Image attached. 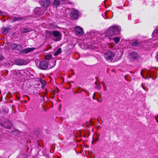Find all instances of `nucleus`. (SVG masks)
<instances>
[{
    "instance_id": "obj_1",
    "label": "nucleus",
    "mask_w": 158,
    "mask_h": 158,
    "mask_svg": "<svg viewBox=\"0 0 158 158\" xmlns=\"http://www.w3.org/2000/svg\"><path fill=\"white\" fill-rule=\"evenodd\" d=\"M10 48L13 50L20 51V53L22 54H27L34 51L35 49L34 48H28L22 50L23 49L22 46L16 44H12L11 45Z\"/></svg>"
},
{
    "instance_id": "obj_2",
    "label": "nucleus",
    "mask_w": 158,
    "mask_h": 158,
    "mask_svg": "<svg viewBox=\"0 0 158 158\" xmlns=\"http://www.w3.org/2000/svg\"><path fill=\"white\" fill-rule=\"evenodd\" d=\"M119 31L118 27L117 26L110 27L107 32V34L109 36H111L117 34Z\"/></svg>"
},
{
    "instance_id": "obj_3",
    "label": "nucleus",
    "mask_w": 158,
    "mask_h": 158,
    "mask_svg": "<svg viewBox=\"0 0 158 158\" xmlns=\"http://www.w3.org/2000/svg\"><path fill=\"white\" fill-rule=\"evenodd\" d=\"M114 55V53L111 52L110 51H108L104 53V56L106 60H110L113 59Z\"/></svg>"
},
{
    "instance_id": "obj_4",
    "label": "nucleus",
    "mask_w": 158,
    "mask_h": 158,
    "mask_svg": "<svg viewBox=\"0 0 158 158\" xmlns=\"http://www.w3.org/2000/svg\"><path fill=\"white\" fill-rule=\"evenodd\" d=\"M52 35L56 38L54 40L55 41H60L61 39V33L58 31H52Z\"/></svg>"
},
{
    "instance_id": "obj_5",
    "label": "nucleus",
    "mask_w": 158,
    "mask_h": 158,
    "mask_svg": "<svg viewBox=\"0 0 158 158\" xmlns=\"http://www.w3.org/2000/svg\"><path fill=\"white\" fill-rule=\"evenodd\" d=\"M79 12L77 10L74 9L73 10L70 14V17L72 19H76L78 18Z\"/></svg>"
},
{
    "instance_id": "obj_6",
    "label": "nucleus",
    "mask_w": 158,
    "mask_h": 158,
    "mask_svg": "<svg viewBox=\"0 0 158 158\" xmlns=\"http://www.w3.org/2000/svg\"><path fill=\"white\" fill-rule=\"evenodd\" d=\"M139 56L138 54L135 52H132L129 53L128 58L131 61H134L138 59Z\"/></svg>"
},
{
    "instance_id": "obj_7",
    "label": "nucleus",
    "mask_w": 158,
    "mask_h": 158,
    "mask_svg": "<svg viewBox=\"0 0 158 158\" xmlns=\"http://www.w3.org/2000/svg\"><path fill=\"white\" fill-rule=\"evenodd\" d=\"M48 67V63L46 61H42L40 63L39 67L41 69H45Z\"/></svg>"
},
{
    "instance_id": "obj_8",
    "label": "nucleus",
    "mask_w": 158,
    "mask_h": 158,
    "mask_svg": "<svg viewBox=\"0 0 158 158\" xmlns=\"http://www.w3.org/2000/svg\"><path fill=\"white\" fill-rule=\"evenodd\" d=\"M15 63L18 65H25L26 64L24 60L21 59H16L15 60Z\"/></svg>"
},
{
    "instance_id": "obj_9",
    "label": "nucleus",
    "mask_w": 158,
    "mask_h": 158,
    "mask_svg": "<svg viewBox=\"0 0 158 158\" xmlns=\"http://www.w3.org/2000/svg\"><path fill=\"white\" fill-rule=\"evenodd\" d=\"M50 4V0H41V4L44 7H48Z\"/></svg>"
},
{
    "instance_id": "obj_10",
    "label": "nucleus",
    "mask_w": 158,
    "mask_h": 158,
    "mask_svg": "<svg viewBox=\"0 0 158 158\" xmlns=\"http://www.w3.org/2000/svg\"><path fill=\"white\" fill-rule=\"evenodd\" d=\"M75 31L77 34L79 35H81L84 33L83 29L79 26L75 28Z\"/></svg>"
},
{
    "instance_id": "obj_11",
    "label": "nucleus",
    "mask_w": 158,
    "mask_h": 158,
    "mask_svg": "<svg viewBox=\"0 0 158 158\" xmlns=\"http://www.w3.org/2000/svg\"><path fill=\"white\" fill-rule=\"evenodd\" d=\"M11 28L10 27H2L1 30L2 33L3 34H6L9 32L11 31Z\"/></svg>"
},
{
    "instance_id": "obj_12",
    "label": "nucleus",
    "mask_w": 158,
    "mask_h": 158,
    "mask_svg": "<svg viewBox=\"0 0 158 158\" xmlns=\"http://www.w3.org/2000/svg\"><path fill=\"white\" fill-rule=\"evenodd\" d=\"M155 72L152 70V69H151L149 71H148L146 72V76L147 78H153V75L154 74V72Z\"/></svg>"
},
{
    "instance_id": "obj_13",
    "label": "nucleus",
    "mask_w": 158,
    "mask_h": 158,
    "mask_svg": "<svg viewBox=\"0 0 158 158\" xmlns=\"http://www.w3.org/2000/svg\"><path fill=\"white\" fill-rule=\"evenodd\" d=\"M41 10L39 8H36L34 10L36 14L40 15H42L43 13V12H41Z\"/></svg>"
},
{
    "instance_id": "obj_14",
    "label": "nucleus",
    "mask_w": 158,
    "mask_h": 158,
    "mask_svg": "<svg viewBox=\"0 0 158 158\" xmlns=\"http://www.w3.org/2000/svg\"><path fill=\"white\" fill-rule=\"evenodd\" d=\"M23 17H18L17 18L16 17H12L11 18V20L13 22H14L16 21H19L22 20L23 19Z\"/></svg>"
},
{
    "instance_id": "obj_15",
    "label": "nucleus",
    "mask_w": 158,
    "mask_h": 158,
    "mask_svg": "<svg viewBox=\"0 0 158 158\" xmlns=\"http://www.w3.org/2000/svg\"><path fill=\"white\" fill-rule=\"evenodd\" d=\"M3 126L7 129H10L11 127V123L9 121L7 123V125L6 124V123H5L4 124V125Z\"/></svg>"
},
{
    "instance_id": "obj_16",
    "label": "nucleus",
    "mask_w": 158,
    "mask_h": 158,
    "mask_svg": "<svg viewBox=\"0 0 158 158\" xmlns=\"http://www.w3.org/2000/svg\"><path fill=\"white\" fill-rule=\"evenodd\" d=\"M61 52V48H58L56 51L55 52L54 55L55 56L57 55H58L60 54Z\"/></svg>"
},
{
    "instance_id": "obj_17",
    "label": "nucleus",
    "mask_w": 158,
    "mask_h": 158,
    "mask_svg": "<svg viewBox=\"0 0 158 158\" xmlns=\"http://www.w3.org/2000/svg\"><path fill=\"white\" fill-rule=\"evenodd\" d=\"M31 31V29L30 28H23L22 31L23 33H26Z\"/></svg>"
},
{
    "instance_id": "obj_18",
    "label": "nucleus",
    "mask_w": 158,
    "mask_h": 158,
    "mask_svg": "<svg viewBox=\"0 0 158 158\" xmlns=\"http://www.w3.org/2000/svg\"><path fill=\"white\" fill-rule=\"evenodd\" d=\"M52 31H46V36L48 37H49L50 36L52 35Z\"/></svg>"
},
{
    "instance_id": "obj_19",
    "label": "nucleus",
    "mask_w": 158,
    "mask_h": 158,
    "mask_svg": "<svg viewBox=\"0 0 158 158\" xmlns=\"http://www.w3.org/2000/svg\"><path fill=\"white\" fill-rule=\"evenodd\" d=\"M60 1L59 0H55L54 2V5L58 6L59 5Z\"/></svg>"
},
{
    "instance_id": "obj_20",
    "label": "nucleus",
    "mask_w": 158,
    "mask_h": 158,
    "mask_svg": "<svg viewBox=\"0 0 158 158\" xmlns=\"http://www.w3.org/2000/svg\"><path fill=\"white\" fill-rule=\"evenodd\" d=\"M114 40L116 44H117L119 42L120 39L118 37H115L114 38Z\"/></svg>"
},
{
    "instance_id": "obj_21",
    "label": "nucleus",
    "mask_w": 158,
    "mask_h": 158,
    "mask_svg": "<svg viewBox=\"0 0 158 158\" xmlns=\"http://www.w3.org/2000/svg\"><path fill=\"white\" fill-rule=\"evenodd\" d=\"M139 44V43H138L136 41L133 42L132 43V45L133 46L136 47Z\"/></svg>"
},
{
    "instance_id": "obj_22",
    "label": "nucleus",
    "mask_w": 158,
    "mask_h": 158,
    "mask_svg": "<svg viewBox=\"0 0 158 158\" xmlns=\"http://www.w3.org/2000/svg\"><path fill=\"white\" fill-rule=\"evenodd\" d=\"M52 56L51 55H47L45 56V58L46 60L49 59Z\"/></svg>"
},
{
    "instance_id": "obj_23",
    "label": "nucleus",
    "mask_w": 158,
    "mask_h": 158,
    "mask_svg": "<svg viewBox=\"0 0 158 158\" xmlns=\"http://www.w3.org/2000/svg\"><path fill=\"white\" fill-rule=\"evenodd\" d=\"M57 27L56 25H54L53 24H51L50 25V27L52 29H54L56 28Z\"/></svg>"
},
{
    "instance_id": "obj_24",
    "label": "nucleus",
    "mask_w": 158,
    "mask_h": 158,
    "mask_svg": "<svg viewBox=\"0 0 158 158\" xmlns=\"http://www.w3.org/2000/svg\"><path fill=\"white\" fill-rule=\"evenodd\" d=\"M12 73L16 75L17 74V72L16 70H13L11 71Z\"/></svg>"
},
{
    "instance_id": "obj_25",
    "label": "nucleus",
    "mask_w": 158,
    "mask_h": 158,
    "mask_svg": "<svg viewBox=\"0 0 158 158\" xmlns=\"http://www.w3.org/2000/svg\"><path fill=\"white\" fill-rule=\"evenodd\" d=\"M141 86L146 91H147L148 89V88H145L144 87V85L143 84H142L141 85Z\"/></svg>"
},
{
    "instance_id": "obj_26",
    "label": "nucleus",
    "mask_w": 158,
    "mask_h": 158,
    "mask_svg": "<svg viewBox=\"0 0 158 158\" xmlns=\"http://www.w3.org/2000/svg\"><path fill=\"white\" fill-rule=\"evenodd\" d=\"M101 86L99 84H98L95 86V88L98 89H99L100 88Z\"/></svg>"
},
{
    "instance_id": "obj_27",
    "label": "nucleus",
    "mask_w": 158,
    "mask_h": 158,
    "mask_svg": "<svg viewBox=\"0 0 158 158\" xmlns=\"http://www.w3.org/2000/svg\"><path fill=\"white\" fill-rule=\"evenodd\" d=\"M4 58V57L2 55H0V60H2Z\"/></svg>"
},
{
    "instance_id": "obj_28",
    "label": "nucleus",
    "mask_w": 158,
    "mask_h": 158,
    "mask_svg": "<svg viewBox=\"0 0 158 158\" xmlns=\"http://www.w3.org/2000/svg\"><path fill=\"white\" fill-rule=\"evenodd\" d=\"M102 83V84L103 85V88H104V87H105V85L104 84V82H101Z\"/></svg>"
},
{
    "instance_id": "obj_29",
    "label": "nucleus",
    "mask_w": 158,
    "mask_h": 158,
    "mask_svg": "<svg viewBox=\"0 0 158 158\" xmlns=\"http://www.w3.org/2000/svg\"><path fill=\"white\" fill-rule=\"evenodd\" d=\"M143 72V70H142L141 71V76H142L144 78V77L143 76V73H142Z\"/></svg>"
},
{
    "instance_id": "obj_30",
    "label": "nucleus",
    "mask_w": 158,
    "mask_h": 158,
    "mask_svg": "<svg viewBox=\"0 0 158 158\" xmlns=\"http://www.w3.org/2000/svg\"><path fill=\"white\" fill-rule=\"evenodd\" d=\"M42 83H44L45 82V81H44V80H42V81L41 82Z\"/></svg>"
},
{
    "instance_id": "obj_31",
    "label": "nucleus",
    "mask_w": 158,
    "mask_h": 158,
    "mask_svg": "<svg viewBox=\"0 0 158 158\" xmlns=\"http://www.w3.org/2000/svg\"><path fill=\"white\" fill-rule=\"evenodd\" d=\"M105 88H104V89L105 90V91H106V90L107 89H106V86H105Z\"/></svg>"
},
{
    "instance_id": "obj_32",
    "label": "nucleus",
    "mask_w": 158,
    "mask_h": 158,
    "mask_svg": "<svg viewBox=\"0 0 158 158\" xmlns=\"http://www.w3.org/2000/svg\"><path fill=\"white\" fill-rule=\"evenodd\" d=\"M156 32L157 34H158V29H157V30L156 31Z\"/></svg>"
},
{
    "instance_id": "obj_33",
    "label": "nucleus",
    "mask_w": 158,
    "mask_h": 158,
    "mask_svg": "<svg viewBox=\"0 0 158 158\" xmlns=\"http://www.w3.org/2000/svg\"><path fill=\"white\" fill-rule=\"evenodd\" d=\"M110 45H111V48H112L113 47V46L112 44H110Z\"/></svg>"
},
{
    "instance_id": "obj_34",
    "label": "nucleus",
    "mask_w": 158,
    "mask_h": 158,
    "mask_svg": "<svg viewBox=\"0 0 158 158\" xmlns=\"http://www.w3.org/2000/svg\"><path fill=\"white\" fill-rule=\"evenodd\" d=\"M2 14V12L0 11V14Z\"/></svg>"
},
{
    "instance_id": "obj_35",
    "label": "nucleus",
    "mask_w": 158,
    "mask_h": 158,
    "mask_svg": "<svg viewBox=\"0 0 158 158\" xmlns=\"http://www.w3.org/2000/svg\"><path fill=\"white\" fill-rule=\"evenodd\" d=\"M155 118L156 119H157L156 118V117H155ZM157 121V122H158Z\"/></svg>"
},
{
    "instance_id": "obj_36",
    "label": "nucleus",
    "mask_w": 158,
    "mask_h": 158,
    "mask_svg": "<svg viewBox=\"0 0 158 158\" xmlns=\"http://www.w3.org/2000/svg\"><path fill=\"white\" fill-rule=\"evenodd\" d=\"M97 82V81H96V82H95V84H96V85Z\"/></svg>"
},
{
    "instance_id": "obj_37",
    "label": "nucleus",
    "mask_w": 158,
    "mask_h": 158,
    "mask_svg": "<svg viewBox=\"0 0 158 158\" xmlns=\"http://www.w3.org/2000/svg\"><path fill=\"white\" fill-rule=\"evenodd\" d=\"M28 100H30V98H28Z\"/></svg>"
},
{
    "instance_id": "obj_38",
    "label": "nucleus",
    "mask_w": 158,
    "mask_h": 158,
    "mask_svg": "<svg viewBox=\"0 0 158 158\" xmlns=\"http://www.w3.org/2000/svg\"><path fill=\"white\" fill-rule=\"evenodd\" d=\"M157 60H158V57H157Z\"/></svg>"
},
{
    "instance_id": "obj_39",
    "label": "nucleus",
    "mask_w": 158,
    "mask_h": 158,
    "mask_svg": "<svg viewBox=\"0 0 158 158\" xmlns=\"http://www.w3.org/2000/svg\"><path fill=\"white\" fill-rule=\"evenodd\" d=\"M19 100V98H18V100Z\"/></svg>"
},
{
    "instance_id": "obj_40",
    "label": "nucleus",
    "mask_w": 158,
    "mask_h": 158,
    "mask_svg": "<svg viewBox=\"0 0 158 158\" xmlns=\"http://www.w3.org/2000/svg\"><path fill=\"white\" fill-rule=\"evenodd\" d=\"M61 0V1H64V0Z\"/></svg>"
},
{
    "instance_id": "obj_41",
    "label": "nucleus",
    "mask_w": 158,
    "mask_h": 158,
    "mask_svg": "<svg viewBox=\"0 0 158 158\" xmlns=\"http://www.w3.org/2000/svg\"><path fill=\"white\" fill-rule=\"evenodd\" d=\"M27 102V101H25V103H26V102Z\"/></svg>"
}]
</instances>
